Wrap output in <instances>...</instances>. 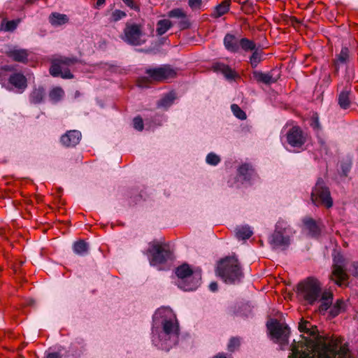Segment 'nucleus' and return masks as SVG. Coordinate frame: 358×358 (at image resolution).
I'll use <instances>...</instances> for the list:
<instances>
[{
    "label": "nucleus",
    "mask_w": 358,
    "mask_h": 358,
    "mask_svg": "<svg viewBox=\"0 0 358 358\" xmlns=\"http://www.w3.org/2000/svg\"><path fill=\"white\" fill-rule=\"evenodd\" d=\"M298 294L306 304L320 302L319 310L324 312L332 304L333 293L328 289L322 290V285L314 278H308L298 285Z\"/></svg>",
    "instance_id": "obj_2"
},
{
    "label": "nucleus",
    "mask_w": 358,
    "mask_h": 358,
    "mask_svg": "<svg viewBox=\"0 0 358 358\" xmlns=\"http://www.w3.org/2000/svg\"><path fill=\"white\" fill-rule=\"evenodd\" d=\"M266 326L267 329H268V321H267V322H266Z\"/></svg>",
    "instance_id": "obj_54"
},
{
    "label": "nucleus",
    "mask_w": 358,
    "mask_h": 358,
    "mask_svg": "<svg viewBox=\"0 0 358 358\" xmlns=\"http://www.w3.org/2000/svg\"><path fill=\"white\" fill-rule=\"evenodd\" d=\"M352 266L355 268V271H352L353 274L355 275H358V262H354Z\"/></svg>",
    "instance_id": "obj_49"
},
{
    "label": "nucleus",
    "mask_w": 358,
    "mask_h": 358,
    "mask_svg": "<svg viewBox=\"0 0 358 358\" xmlns=\"http://www.w3.org/2000/svg\"><path fill=\"white\" fill-rule=\"evenodd\" d=\"M176 99L175 93L171 92L165 94L158 102V106L167 108L171 106Z\"/></svg>",
    "instance_id": "obj_29"
},
{
    "label": "nucleus",
    "mask_w": 358,
    "mask_h": 358,
    "mask_svg": "<svg viewBox=\"0 0 358 358\" xmlns=\"http://www.w3.org/2000/svg\"><path fill=\"white\" fill-rule=\"evenodd\" d=\"M318 126H319V123H318L317 120H316L313 127H314V128H316V127H318Z\"/></svg>",
    "instance_id": "obj_53"
},
{
    "label": "nucleus",
    "mask_w": 358,
    "mask_h": 358,
    "mask_svg": "<svg viewBox=\"0 0 358 358\" xmlns=\"http://www.w3.org/2000/svg\"><path fill=\"white\" fill-rule=\"evenodd\" d=\"M299 330L303 334L300 341H294L288 358H355L347 345L338 338L320 334L309 321L301 320Z\"/></svg>",
    "instance_id": "obj_1"
},
{
    "label": "nucleus",
    "mask_w": 358,
    "mask_h": 358,
    "mask_svg": "<svg viewBox=\"0 0 358 358\" xmlns=\"http://www.w3.org/2000/svg\"><path fill=\"white\" fill-rule=\"evenodd\" d=\"M229 7L230 0H224L215 7L212 15L215 18L220 17L229 11Z\"/></svg>",
    "instance_id": "obj_26"
},
{
    "label": "nucleus",
    "mask_w": 358,
    "mask_h": 358,
    "mask_svg": "<svg viewBox=\"0 0 358 358\" xmlns=\"http://www.w3.org/2000/svg\"><path fill=\"white\" fill-rule=\"evenodd\" d=\"M172 25L173 24L169 20H160L157 23L156 32L157 35L162 36L164 34L172 27Z\"/></svg>",
    "instance_id": "obj_28"
},
{
    "label": "nucleus",
    "mask_w": 358,
    "mask_h": 358,
    "mask_svg": "<svg viewBox=\"0 0 358 358\" xmlns=\"http://www.w3.org/2000/svg\"><path fill=\"white\" fill-rule=\"evenodd\" d=\"M220 162V157L213 152L209 153L206 157V162L210 165L215 166L218 164Z\"/></svg>",
    "instance_id": "obj_38"
},
{
    "label": "nucleus",
    "mask_w": 358,
    "mask_h": 358,
    "mask_svg": "<svg viewBox=\"0 0 358 358\" xmlns=\"http://www.w3.org/2000/svg\"><path fill=\"white\" fill-rule=\"evenodd\" d=\"M294 231L284 220H279L272 236L271 243L274 248L286 249L291 242Z\"/></svg>",
    "instance_id": "obj_6"
},
{
    "label": "nucleus",
    "mask_w": 358,
    "mask_h": 358,
    "mask_svg": "<svg viewBox=\"0 0 358 358\" xmlns=\"http://www.w3.org/2000/svg\"><path fill=\"white\" fill-rule=\"evenodd\" d=\"M145 73L148 77L141 78L138 80V85L141 87H147V82L148 80L162 82L173 78L177 75L176 70L170 65H162L156 68L148 69Z\"/></svg>",
    "instance_id": "obj_5"
},
{
    "label": "nucleus",
    "mask_w": 358,
    "mask_h": 358,
    "mask_svg": "<svg viewBox=\"0 0 358 358\" xmlns=\"http://www.w3.org/2000/svg\"><path fill=\"white\" fill-rule=\"evenodd\" d=\"M142 24L127 23L124 29L122 39L132 45H141L145 42Z\"/></svg>",
    "instance_id": "obj_9"
},
{
    "label": "nucleus",
    "mask_w": 358,
    "mask_h": 358,
    "mask_svg": "<svg viewBox=\"0 0 358 358\" xmlns=\"http://www.w3.org/2000/svg\"><path fill=\"white\" fill-rule=\"evenodd\" d=\"M6 55L13 60L17 62L27 63L28 61L29 53L25 49H17L14 48L8 50L6 52Z\"/></svg>",
    "instance_id": "obj_17"
},
{
    "label": "nucleus",
    "mask_w": 358,
    "mask_h": 358,
    "mask_svg": "<svg viewBox=\"0 0 358 358\" xmlns=\"http://www.w3.org/2000/svg\"><path fill=\"white\" fill-rule=\"evenodd\" d=\"M236 236L238 240H246L250 238L253 232L248 226H239L235 230Z\"/></svg>",
    "instance_id": "obj_25"
},
{
    "label": "nucleus",
    "mask_w": 358,
    "mask_h": 358,
    "mask_svg": "<svg viewBox=\"0 0 358 358\" xmlns=\"http://www.w3.org/2000/svg\"><path fill=\"white\" fill-rule=\"evenodd\" d=\"M201 4V0H189L188 5L192 9L199 8Z\"/></svg>",
    "instance_id": "obj_44"
},
{
    "label": "nucleus",
    "mask_w": 358,
    "mask_h": 358,
    "mask_svg": "<svg viewBox=\"0 0 358 358\" xmlns=\"http://www.w3.org/2000/svg\"><path fill=\"white\" fill-rule=\"evenodd\" d=\"M287 143L293 148L300 149L307 140V135L298 126H294L286 134Z\"/></svg>",
    "instance_id": "obj_13"
},
{
    "label": "nucleus",
    "mask_w": 358,
    "mask_h": 358,
    "mask_svg": "<svg viewBox=\"0 0 358 358\" xmlns=\"http://www.w3.org/2000/svg\"><path fill=\"white\" fill-rule=\"evenodd\" d=\"M45 95V89L43 87H35L29 94V101L31 103L38 104L42 102Z\"/></svg>",
    "instance_id": "obj_23"
},
{
    "label": "nucleus",
    "mask_w": 358,
    "mask_h": 358,
    "mask_svg": "<svg viewBox=\"0 0 358 358\" xmlns=\"http://www.w3.org/2000/svg\"><path fill=\"white\" fill-rule=\"evenodd\" d=\"M1 271V268H0V271Z\"/></svg>",
    "instance_id": "obj_56"
},
{
    "label": "nucleus",
    "mask_w": 358,
    "mask_h": 358,
    "mask_svg": "<svg viewBox=\"0 0 358 358\" xmlns=\"http://www.w3.org/2000/svg\"><path fill=\"white\" fill-rule=\"evenodd\" d=\"M134 127L138 131H142L143 129V122L141 117L138 116L134 117Z\"/></svg>",
    "instance_id": "obj_41"
},
{
    "label": "nucleus",
    "mask_w": 358,
    "mask_h": 358,
    "mask_svg": "<svg viewBox=\"0 0 358 358\" xmlns=\"http://www.w3.org/2000/svg\"><path fill=\"white\" fill-rule=\"evenodd\" d=\"M209 288L212 292H215L217 290V284L215 282H212L210 285Z\"/></svg>",
    "instance_id": "obj_47"
},
{
    "label": "nucleus",
    "mask_w": 358,
    "mask_h": 358,
    "mask_svg": "<svg viewBox=\"0 0 358 358\" xmlns=\"http://www.w3.org/2000/svg\"><path fill=\"white\" fill-rule=\"evenodd\" d=\"M164 332L170 337L178 338L179 334L178 324L176 318H170L163 322Z\"/></svg>",
    "instance_id": "obj_16"
},
{
    "label": "nucleus",
    "mask_w": 358,
    "mask_h": 358,
    "mask_svg": "<svg viewBox=\"0 0 358 358\" xmlns=\"http://www.w3.org/2000/svg\"><path fill=\"white\" fill-rule=\"evenodd\" d=\"M271 73H272V74L275 75V78H272V76H270V78H269L270 83L276 81L277 78L279 76L278 70H277V69H273L271 71Z\"/></svg>",
    "instance_id": "obj_46"
},
{
    "label": "nucleus",
    "mask_w": 358,
    "mask_h": 358,
    "mask_svg": "<svg viewBox=\"0 0 358 358\" xmlns=\"http://www.w3.org/2000/svg\"><path fill=\"white\" fill-rule=\"evenodd\" d=\"M180 21L178 23V25L180 28V29H185L189 27V22L187 17V15H185V17H182L181 19H179Z\"/></svg>",
    "instance_id": "obj_43"
},
{
    "label": "nucleus",
    "mask_w": 358,
    "mask_h": 358,
    "mask_svg": "<svg viewBox=\"0 0 358 358\" xmlns=\"http://www.w3.org/2000/svg\"><path fill=\"white\" fill-rule=\"evenodd\" d=\"M311 201L315 206H324L326 208H331L333 205V200L329 189L326 187L322 178H319L311 192Z\"/></svg>",
    "instance_id": "obj_8"
},
{
    "label": "nucleus",
    "mask_w": 358,
    "mask_h": 358,
    "mask_svg": "<svg viewBox=\"0 0 358 358\" xmlns=\"http://www.w3.org/2000/svg\"><path fill=\"white\" fill-rule=\"evenodd\" d=\"M350 94L351 87L350 85H347L340 92L338 97V102L341 108L347 109L350 107L351 103Z\"/></svg>",
    "instance_id": "obj_19"
},
{
    "label": "nucleus",
    "mask_w": 358,
    "mask_h": 358,
    "mask_svg": "<svg viewBox=\"0 0 358 358\" xmlns=\"http://www.w3.org/2000/svg\"><path fill=\"white\" fill-rule=\"evenodd\" d=\"M238 174L245 180H249L254 174V169L249 164H243L238 169Z\"/></svg>",
    "instance_id": "obj_27"
},
{
    "label": "nucleus",
    "mask_w": 358,
    "mask_h": 358,
    "mask_svg": "<svg viewBox=\"0 0 358 358\" xmlns=\"http://www.w3.org/2000/svg\"><path fill=\"white\" fill-rule=\"evenodd\" d=\"M214 358H227V357L222 354H219V355L215 356Z\"/></svg>",
    "instance_id": "obj_51"
},
{
    "label": "nucleus",
    "mask_w": 358,
    "mask_h": 358,
    "mask_svg": "<svg viewBox=\"0 0 358 358\" xmlns=\"http://www.w3.org/2000/svg\"><path fill=\"white\" fill-rule=\"evenodd\" d=\"M80 139L81 133L77 130H71L62 136L61 142L66 147H71L76 145L80 142Z\"/></svg>",
    "instance_id": "obj_15"
},
{
    "label": "nucleus",
    "mask_w": 358,
    "mask_h": 358,
    "mask_svg": "<svg viewBox=\"0 0 358 358\" xmlns=\"http://www.w3.org/2000/svg\"><path fill=\"white\" fill-rule=\"evenodd\" d=\"M225 48L231 52H237L239 48V43L237 38L231 34H227L224 38Z\"/></svg>",
    "instance_id": "obj_22"
},
{
    "label": "nucleus",
    "mask_w": 358,
    "mask_h": 358,
    "mask_svg": "<svg viewBox=\"0 0 358 358\" xmlns=\"http://www.w3.org/2000/svg\"><path fill=\"white\" fill-rule=\"evenodd\" d=\"M216 71L222 73L227 79L232 80L237 76V73L232 70L228 65L224 64L218 63L214 66Z\"/></svg>",
    "instance_id": "obj_21"
},
{
    "label": "nucleus",
    "mask_w": 358,
    "mask_h": 358,
    "mask_svg": "<svg viewBox=\"0 0 358 358\" xmlns=\"http://www.w3.org/2000/svg\"><path fill=\"white\" fill-rule=\"evenodd\" d=\"M73 251L78 255H85L88 251V245L84 241H78L73 245Z\"/></svg>",
    "instance_id": "obj_30"
},
{
    "label": "nucleus",
    "mask_w": 358,
    "mask_h": 358,
    "mask_svg": "<svg viewBox=\"0 0 358 358\" xmlns=\"http://www.w3.org/2000/svg\"><path fill=\"white\" fill-rule=\"evenodd\" d=\"M345 262L343 257L337 254L334 257V266L331 275V279L338 285L343 286L345 285L348 275L344 270L345 267Z\"/></svg>",
    "instance_id": "obj_12"
},
{
    "label": "nucleus",
    "mask_w": 358,
    "mask_h": 358,
    "mask_svg": "<svg viewBox=\"0 0 358 358\" xmlns=\"http://www.w3.org/2000/svg\"><path fill=\"white\" fill-rule=\"evenodd\" d=\"M78 62L76 58L59 57L53 60L50 69V73L52 76H61L63 78H72L73 74L66 66L76 64Z\"/></svg>",
    "instance_id": "obj_10"
},
{
    "label": "nucleus",
    "mask_w": 358,
    "mask_h": 358,
    "mask_svg": "<svg viewBox=\"0 0 358 358\" xmlns=\"http://www.w3.org/2000/svg\"><path fill=\"white\" fill-rule=\"evenodd\" d=\"M126 16L125 12L120 10H115L113 12L112 17L114 21H118Z\"/></svg>",
    "instance_id": "obj_42"
},
{
    "label": "nucleus",
    "mask_w": 358,
    "mask_h": 358,
    "mask_svg": "<svg viewBox=\"0 0 358 358\" xmlns=\"http://www.w3.org/2000/svg\"><path fill=\"white\" fill-rule=\"evenodd\" d=\"M350 50L347 47H343L340 53L336 55L333 62L336 73L338 72L340 66L347 64L350 61Z\"/></svg>",
    "instance_id": "obj_18"
},
{
    "label": "nucleus",
    "mask_w": 358,
    "mask_h": 358,
    "mask_svg": "<svg viewBox=\"0 0 358 358\" xmlns=\"http://www.w3.org/2000/svg\"><path fill=\"white\" fill-rule=\"evenodd\" d=\"M9 83L15 87L22 90L27 86V78L23 74L19 73L11 75L9 78Z\"/></svg>",
    "instance_id": "obj_20"
},
{
    "label": "nucleus",
    "mask_w": 358,
    "mask_h": 358,
    "mask_svg": "<svg viewBox=\"0 0 358 358\" xmlns=\"http://www.w3.org/2000/svg\"><path fill=\"white\" fill-rule=\"evenodd\" d=\"M64 95V92L59 87H54L53 89H52L50 91V93H49V97H50V100L55 103L60 101L63 98Z\"/></svg>",
    "instance_id": "obj_33"
},
{
    "label": "nucleus",
    "mask_w": 358,
    "mask_h": 358,
    "mask_svg": "<svg viewBox=\"0 0 358 358\" xmlns=\"http://www.w3.org/2000/svg\"><path fill=\"white\" fill-rule=\"evenodd\" d=\"M345 308V303L343 299H338L330 309V315L332 317L338 315Z\"/></svg>",
    "instance_id": "obj_31"
},
{
    "label": "nucleus",
    "mask_w": 358,
    "mask_h": 358,
    "mask_svg": "<svg viewBox=\"0 0 358 358\" xmlns=\"http://www.w3.org/2000/svg\"><path fill=\"white\" fill-rule=\"evenodd\" d=\"M20 22V19L10 21L3 20L1 24L0 29L5 31H13L17 28Z\"/></svg>",
    "instance_id": "obj_32"
},
{
    "label": "nucleus",
    "mask_w": 358,
    "mask_h": 358,
    "mask_svg": "<svg viewBox=\"0 0 358 358\" xmlns=\"http://www.w3.org/2000/svg\"><path fill=\"white\" fill-rule=\"evenodd\" d=\"M343 170L344 174L346 176L347 175V172L349 170V166H347L346 167L343 168Z\"/></svg>",
    "instance_id": "obj_52"
},
{
    "label": "nucleus",
    "mask_w": 358,
    "mask_h": 358,
    "mask_svg": "<svg viewBox=\"0 0 358 358\" xmlns=\"http://www.w3.org/2000/svg\"><path fill=\"white\" fill-rule=\"evenodd\" d=\"M252 76L259 83L268 84V75L259 71H254Z\"/></svg>",
    "instance_id": "obj_35"
},
{
    "label": "nucleus",
    "mask_w": 358,
    "mask_h": 358,
    "mask_svg": "<svg viewBox=\"0 0 358 358\" xmlns=\"http://www.w3.org/2000/svg\"><path fill=\"white\" fill-rule=\"evenodd\" d=\"M27 3H32V1H31V0H28V1H27Z\"/></svg>",
    "instance_id": "obj_55"
},
{
    "label": "nucleus",
    "mask_w": 358,
    "mask_h": 358,
    "mask_svg": "<svg viewBox=\"0 0 358 358\" xmlns=\"http://www.w3.org/2000/svg\"><path fill=\"white\" fill-rule=\"evenodd\" d=\"M176 274L181 280L179 287L185 291H193L199 285L200 273H194L187 264L178 266L176 270Z\"/></svg>",
    "instance_id": "obj_7"
},
{
    "label": "nucleus",
    "mask_w": 358,
    "mask_h": 358,
    "mask_svg": "<svg viewBox=\"0 0 358 358\" xmlns=\"http://www.w3.org/2000/svg\"><path fill=\"white\" fill-rule=\"evenodd\" d=\"M322 224L320 220H315L310 217L302 220V231L311 238H317L321 234Z\"/></svg>",
    "instance_id": "obj_14"
},
{
    "label": "nucleus",
    "mask_w": 358,
    "mask_h": 358,
    "mask_svg": "<svg viewBox=\"0 0 358 358\" xmlns=\"http://www.w3.org/2000/svg\"><path fill=\"white\" fill-rule=\"evenodd\" d=\"M217 273L227 283L239 281L243 276L238 259L234 257H227L220 262Z\"/></svg>",
    "instance_id": "obj_4"
},
{
    "label": "nucleus",
    "mask_w": 358,
    "mask_h": 358,
    "mask_svg": "<svg viewBox=\"0 0 358 358\" xmlns=\"http://www.w3.org/2000/svg\"><path fill=\"white\" fill-rule=\"evenodd\" d=\"M186 13L181 8H175L170 10L168 13V16L169 17L181 19L182 17H185Z\"/></svg>",
    "instance_id": "obj_37"
},
{
    "label": "nucleus",
    "mask_w": 358,
    "mask_h": 358,
    "mask_svg": "<svg viewBox=\"0 0 358 358\" xmlns=\"http://www.w3.org/2000/svg\"><path fill=\"white\" fill-rule=\"evenodd\" d=\"M148 252L150 254V264L157 266L164 264L171 258V252L168 246L158 243H150Z\"/></svg>",
    "instance_id": "obj_11"
},
{
    "label": "nucleus",
    "mask_w": 358,
    "mask_h": 358,
    "mask_svg": "<svg viewBox=\"0 0 358 358\" xmlns=\"http://www.w3.org/2000/svg\"><path fill=\"white\" fill-rule=\"evenodd\" d=\"M105 3V0H97L95 8H99L101 6H102Z\"/></svg>",
    "instance_id": "obj_50"
},
{
    "label": "nucleus",
    "mask_w": 358,
    "mask_h": 358,
    "mask_svg": "<svg viewBox=\"0 0 358 358\" xmlns=\"http://www.w3.org/2000/svg\"><path fill=\"white\" fill-rule=\"evenodd\" d=\"M123 2L130 8L135 10H139V6L134 1V0H122Z\"/></svg>",
    "instance_id": "obj_45"
},
{
    "label": "nucleus",
    "mask_w": 358,
    "mask_h": 358,
    "mask_svg": "<svg viewBox=\"0 0 358 358\" xmlns=\"http://www.w3.org/2000/svg\"><path fill=\"white\" fill-rule=\"evenodd\" d=\"M290 329L282 319V314L270 319V345L277 350H285L289 345Z\"/></svg>",
    "instance_id": "obj_3"
},
{
    "label": "nucleus",
    "mask_w": 358,
    "mask_h": 358,
    "mask_svg": "<svg viewBox=\"0 0 358 358\" xmlns=\"http://www.w3.org/2000/svg\"><path fill=\"white\" fill-rule=\"evenodd\" d=\"M231 111L233 114L238 119L244 120L247 118L246 113L237 105L232 104L231 106Z\"/></svg>",
    "instance_id": "obj_34"
},
{
    "label": "nucleus",
    "mask_w": 358,
    "mask_h": 358,
    "mask_svg": "<svg viewBox=\"0 0 358 358\" xmlns=\"http://www.w3.org/2000/svg\"><path fill=\"white\" fill-rule=\"evenodd\" d=\"M49 22L53 26H61L69 22V17L65 14L52 13L49 17Z\"/></svg>",
    "instance_id": "obj_24"
},
{
    "label": "nucleus",
    "mask_w": 358,
    "mask_h": 358,
    "mask_svg": "<svg viewBox=\"0 0 358 358\" xmlns=\"http://www.w3.org/2000/svg\"><path fill=\"white\" fill-rule=\"evenodd\" d=\"M261 61V53L255 51L250 57V64L252 67H256Z\"/></svg>",
    "instance_id": "obj_40"
},
{
    "label": "nucleus",
    "mask_w": 358,
    "mask_h": 358,
    "mask_svg": "<svg viewBox=\"0 0 358 358\" xmlns=\"http://www.w3.org/2000/svg\"><path fill=\"white\" fill-rule=\"evenodd\" d=\"M46 358H61L57 352L50 353L47 355Z\"/></svg>",
    "instance_id": "obj_48"
},
{
    "label": "nucleus",
    "mask_w": 358,
    "mask_h": 358,
    "mask_svg": "<svg viewBox=\"0 0 358 358\" xmlns=\"http://www.w3.org/2000/svg\"><path fill=\"white\" fill-rule=\"evenodd\" d=\"M241 345V341L238 338L233 337L230 339L228 344V350L230 352H234L237 350Z\"/></svg>",
    "instance_id": "obj_39"
},
{
    "label": "nucleus",
    "mask_w": 358,
    "mask_h": 358,
    "mask_svg": "<svg viewBox=\"0 0 358 358\" xmlns=\"http://www.w3.org/2000/svg\"><path fill=\"white\" fill-rule=\"evenodd\" d=\"M239 45L241 46V48L244 50H253L255 48V43L248 38H242L239 42Z\"/></svg>",
    "instance_id": "obj_36"
}]
</instances>
